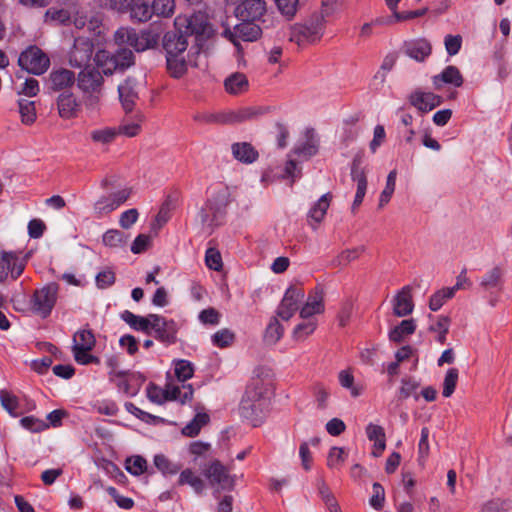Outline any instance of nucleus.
Segmentation results:
<instances>
[{
    "label": "nucleus",
    "mask_w": 512,
    "mask_h": 512,
    "mask_svg": "<svg viewBox=\"0 0 512 512\" xmlns=\"http://www.w3.org/2000/svg\"><path fill=\"white\" fill-rule=\"evenodd\" d=\"M274 2L281 14L289 19L295 16L299 7V0H274Z\"/></svg>",
    "instance_id": "13d9d810"
},
{
    "label": "nucleus",
    "mask_w": 512,
    "mask_h": 512,
    "mask_svg": "<svg viewBox=\"0 0 512 512\" xmlns=\"http://www.w3.org/2000/svg\"><path fill=\"white\" fill-rule=\"evenodd\" d=\"M509 503L502 499H492L483 505L482 512H507Z\"/></svg>",
    "instance_id": "774afa93"
},
{
    "label": "nucleus",
    "mask_w": 512,
    "mask_h": 512,
    "mask_svg": "<svg viewBox=\"0 0 512 512\" xmlns=\"http://www.w3.org/2000/svg\"><path fill=\"white\" fill-rule=\"evenodd\" d=\"M267 400L264 397V388L260 380L247 386L242 397L239 411L240 415L249 420L253 426L262 423L266 414Z\"/></svg>",
    "instance_id": "f03ea898"
},
{
    "label": "nucleus",
    "mask_w": 512,
    "mask_h": 512,
    "mask_svg": "<svg viewBox=\"0 0 512 512\" xmlns=\"http://www.w3.org/2000/svg\"><path fill=\"white\" fill-rule=\"evenodd\" d=\"M229 203L230 192L228 188L222 187L217 190L199 211L198 216L201 223L210 228L221 225L226 216V208Z\"/></svg>",
    "instance_id": "7ed1b4c3"
},
{
    "label": "nucleus",
    "mask_w": 512,
    "mask_h": 512,
    "mask_svg": "<svg viewBox=\"0 0 512 512\" xmlns=\"http://www.w3.org/2000/svg\"><path fill=\"white\" fill-rule=\"evenodd\" d=\"M266 112L265 108L261 107H246L237 111L227 112L228 124L241 123L247 120L257 118Z\"/></svg>",
    "instance_id": "7c9ffc66"
},
{
    "label": "nucleus",
    "mask_w": 512,
    "mask_h": 512,
    "mask_svg": "<svg viewBox=\"0 0 512 512\" xmlns=\"http://www.w3.org/2000/svg\"><path fill=\"white\" fill-rule=\"evenodd\" d=\"M224 87L229 94L238 95L248 90L249 82L243 73L236 72L225 79Z\"/></svg>",
    "instance_id": "c85d7f7f"
},
{
    "label": "nucleus",
    "mask_w": 512,
    "mask_h": 512,
    "mask_svg": "<svg viewBox=\"0 0 512 512\" xmlns=\"http://www.w3.org/2000/svg\"><path fill=\"white\" fill-rule=\"evenodd\" d=\"M347 456L348 452L343 448L333 447L328 454L327 465L330 468H338L345 461Z\"/></svg>",
    "instance_id": "bf43d9fd"
},
{
    "label": "nucleus",
    "mask_w": 512,
    "mask_h": 512,
    "mask_svg": "<svg viewBox=\"0 0 512 512\" xmlns=\"http://www.w3.org/2000/svg\"><path fill=\"white\" fill-rule=\"evenodd\" d=\"M463 76L456 66H447L440 74L433 77V84L436 89H440L443 84H451L460 87L463 84Z\"/></svg>",
    "instance_id": "b1692460"
},
{
    "label": "nucleus",
    "mask_w": 512,
    "mask_h": 512,
    "mask_svg": "<svg viewBox=\"0 0 512 512\" xmlns=\"http://www.w3.org/2000/svg\"><path fill=\"white\" fill-rule=\"evenodd\" d=\"M331 195L329 193L324 194L321 198L314 204V206L309 211V218L312 219L315 223H320L330 205Z\"/></svg>",
    "instance_id": "58836bf2"
},
{
    "label": "nucleus",
    "mask_w": 512,
    "mask_h": 512,
    "mask_svg": "<svg viewBox=\"0 0 512 512\" xmlns=\"http://www.w3.org/2000/svg\"><path fill=\"white\" fill-rule=\"evenodd\" d=\"M266 11L265 0H242L235 9V15L241 21L256 22L261 20Z\"/></svg>",
    "instance_id": "4468645a"
},
{
    "label": "nucleus",
    "mask_w": 512,
    "mask_h": 512,
    "mask_svg": "<svg viewBox=\"0 0 512 512\" xmlns=\"http://www.w3.org/2000/svg\"><path fill=\"white\" fill-rule=\"evenodd\" d=\"M136 33L133 28L120 27L114 33V42L119 46L124 44L131 46Z\"/></svg>",
    "instance_id": "5fc2aeb1"
},
{
    "label": "nucleus",
    "mask_w": 512,
    "mask_h": 512,
    "mask_svg": "<svg viewBox=\"0 0 512 512\" xmlns=\"http://www.w3.org/2000/svg\"><path fill=\"white\" fill-rule=\"evenodd\" d=\"M504 270L500 266H495L487 271L480 281V287L488 291L491 289L502 290Z\"/></svg>",
    "instance_id": "a878e982"
},
{
    "label": "nucleus",
    "mask_w": 512,
    "mask_h": 512,
    "mask_svg": "<svg viewBox=\"0 0 512 512\" xmlns=\"http://www.w3.org/2000/svg\"><path fill=\"white\" fill-rule=\"evenodd\" d=\"M373 494L369 499V504L375 510L379 511L383 508L385 502V491L381 484L374 483L373 484Z\"/></svg>",
    "instance_id": "680f3d73"
},
{
    "label": "nucleus",
    "mask_w": 512,
    "mask_h": 512,
    "mask_svg": "<svg viewBox=\"0 0 512 512\" xmlns=\"http://www.w3.org/2000/svg\"><path fill=\"white\" fill-rule=\"evenodd\" d=\"M205 262L208 268L219 271L222 268V258L220 252L215 248H209L206 251Z\"/></svg>",
    "instance_id": "69168bd1"
},
{
    "label": "nucleus",
    "mask_w": 512,
    "mask_h": 512,
    "mask_svg": "<svg viewBox=\"0 0 512 512\" xmlns=\"http://www.w3.org/2000/svg\"><path fill=\"white\" fill-rule=\"evenodd\" d=\"M194 369L192 364L187 360H178L175 363V375L179 381H186L193 376Z\"/></svg>",
    "instance_id": "6e6d98bb"
},
{
    "label": "nucleus",
    "mask_w": 512,
    "mask_h": 512,
    "mask_svg": "<svg viewBox=\"0 0 512 512\" xmlns=\"http://www.w3.org/2000/svg\"><path fill=\"white\" fill-rule=\"evenodd\" d=\"M0 401L3 408L10 414H14L18 408L17 398L6 390H0Z\"/></svg>",
    "instance_id": "338daca9"
},
{
    "label": "nucleus",
    "mask_w": 512,
    "mask_h": 512,
    "mask_svg": "<svg viewBox=\"0 0 512 512\" xmlns=\"http://www.w3.org/2000/svg\"><path fill=\"white\" fill-rule=\"evenodd\" d=\"M175 8L174 0H154L151 5L152 14L162 17H170Z\"/></svg>",
    "instance_id": "de8ad7c7"
},
{
    "label": "nucleus",
    "mask_w": 512,
    "mask_h": 512,
    "mask_svg": "<svg viewBox=\"0 0 512 512\" xmlns=\"http://www.w3.org/2000/svg\"><path fill=\"white\" fill-rule=\"evenodd\" d=\"M103 75L98 65L97 67L86 66L76 78L77 86L82 92L83 105L90 112H95L100 107L104 86Z\"/></svg>",
    "instance_id": "f257e3e1"
},
{
    "label": "nucleus",
    "mask_w": 512,
    "mask_h": 512,
    "mask_svg": "<svg viewBox=\"0 0 512 512\" xmlns=\"http://www.w3.org/2000/svg\"><path fill=\"white\" fill-rule=\"evenodd\" d=\"M319 150V137L313 128H307L304 132V141L294 147L293 153L306 159L316 155Z\"/></svg>",
    "instance_id": "412c9836"
},
{
    "label": "nucleus",
    "mask_w": 512,
    "mask_h": 512,
    "mask_svg": "<svg viewBox=\"0 0 512 512\" xmlns=\"http://www.w3.org/2000/svg\"><path fill=\"white\" fill-rule=\"evenodd\" d=\"M18 109L21 116L22 123L31 125L36 120L35 102L27 98H20L18 100Z\"/></svg>",
    "instance_id": "c9c22d12"
},
{
    "label": "nucleus",
    "mask_w": 512,
    "mask_h": 512,
    "mask_svg": "<svg viewBox=\"0 0 512 512\" xmlns=\"http://www.w3.org/2000/svg\"><path fill=\"white\" fill-rule=\"evenodd\" d=\"M366 434L370 441H374L373 456L379 457L386 447L384 429L379 425L369 424L366 427Z\"/></svg>",
    "instance_id": "bb28decb"
},
{
    "label": "nucleus",
    "mask_w": 512,
    "mask_h": 512,
    "mask_svg": "<svg viewBox=\"0 0 512 512\" xmlns=\"http://www.w3.org/2000/svg\"><path fill=\"white\" fill-rule=\"evenodd\" d=\"M89 135L95 145L107 147L115 141L118 131H116V127H101L93 129Z\"/></svg>",
    "instance_id": "cd10ccee"
},
{
    "label": "nucleus",
    "mask_w": 512,
    "mask_h": 512,
    "mask_svg": "<svg viewBox=\"0 0 512 512\" xmlns=\"http://www.w3.org/2000/svg\"><path fill=\"white\" fill-rule=\"evenodd\" d=\"M262 29L258 24L252 21H242L237 24L233 30L225 29L223 36L234 44V46L241 50L239 41L253 42L260 38Z\"/></svg>",
    "instance_id": "1a4fd4ad"
},
{
    "label": "nucleus",
    "mask_w": 512,
    "mask_h": 512,
    "mask_svg": "<svg viewBox=\"0 0 512 512\" xmlns=\"http://www.w3.org/2000/svg\"><path fill=\"white\" fill-rule=\"evenodd\" d=\"M179 484L190 485L198 494L202 493L205 487L203 480L199 476L195 475V473L190 469H185L181 472L179 477Z\"/></svg>",
    "instance_id": "37998d69"
},
{
    "label": "nucleus",
    "mask_w": 512,
    "mask_h": 512,
    "mask_svg": "<svg viewBox=\"0 0 512 512\" xmlns=\"http://www.w3.org/2000/svg\"><path fill=\"white\" fill-rule=\"evenodd\" d=\"M170 218V205L168 201L162 204L159 212L155 216L154 221L151 223V229L157 231L161 229Z\"/></svg>",
    "instance_id": "e2e57ef3"
},
{
    "label": "nucleus",
    "mask_w": 512,
    "mask_h": 512,
    "mask_svg": "<svg viewBox=\"0 0 512 512\" xmlns=\"http://www.w3.org/2000/svg\"><path fill=\"white\" fill-rule=\"evenodd\" d=\"M57 108L61 118L71 119L76 117L80 104L72 92L63 91L57 97Z\"/></svg>",
    "instance_id": "6ab92c4d"
},
{
    "label": "nucleus",
    "mask_w": 512,
    "mask_h": 512,
    "mask_svg": "<svg viewBox=\"0 0 512 512\" xmlns=\"http://www.w3.org/2000/svg\"><path fill=\"white\" fill-rule=\"evenodd\" d=\"M121 318L133 329L142 331L146 334H150V328L152 325L151 314L147 317H142L133 314L132 312L126 310L121 314Z\"/></svg>",
    "instance_id": "2f4dec72"
},
{
    "label": "nucleus",
    "mask_w": 512,
    "mask_h": 512,
    "mask_svg": "<svg viewBox=\"0 0 512 512\" xmlns=\"http://www.w3.org/2000/svg\"><path fill=\"white\" fill-rule=\"evenodd\" d=\"M459 372L456 368H450L446 372L444 381H443V391L442 394L444 397H450L456 388L458 382Z\"/></svg>",
    "instance_id": "09e8293b"
},
{
    "label": "nucleus",
    "mask_w": 512,
    "mask_h": 512,
    "mask_svg": "<svg viewBox=\"0 0 512 512\" xmlns=\"http://www.w3.org/2000/svg\"><path fill=\"white\" fill-rule=\"evenodd\" d=\"M18 64L28 73L42 75L48 70L50 59L39 47L33 45L20 54Z\"/></svg>",
    "instance_id": "423d86ee"
},
{
    "label": "nucleus",
    "mask_w": 512,
    "mask_h": 512,
    "mask_svg": "<svg viewBox=\"0 0 512 512\" xmlns=\"http://www.w3.org/2000/svg\"><path fill=\"white\" fill-rule=\"evenodd\" d=\"M128 11H130L131 18L139 22H146L153 15L151 5L144 0H134Z\"/></svg>",
    "instance_id": "f704fd0d"
},
{
    "label": "nucleus",
    "mask_w": 512,
    "mask_h": 512,
    "mask_svg": "<svg viewBox=\"0 0 512 512\" xmlns=\"http://www.w3.org/2000/svg\"><path fill=\"white\" fill-rule=\"evenodd\" d=\"M58 289V284L51 282L36 290L32 298V310L42 318L48 317L55 306Z\"/></svg>",
    "instance_id": "6e6552de"
},
{
    "label": "nucleus",
    "mask_w": 512,
    "mask_h": 512,
    "mask_svg": "<svg viewBox=\"0 0 512 512\" xmlns=\"http://www.w3.org/2000/svg\"><path fill=\"white\" fill-rule=\"evenodd\" d=\"M397 171L392 170L387 176L386 186L380 194L378 208L382 209L387 205L395 191Z\"/></svg>",
    "instance_id": "c03bdc74"
},
{
    "label": "nucleus",
    "mask_w": 512,
    "mask_h": 512,
    "mask_svg": "<svg viewBox=\"0 0 512 512\" xmlns=\"http://www.w3.org/2000/svg\"><path fill=\"white\" fill-rule=\"evenodd\" d=\"M413 308L412 287L406 285L393 298V313L397 317H404L411 314Z\"/></svg>",
    "instance_id": "a211bd4d"
},
{
    "label": "nucleus",
    "mask_w": 512,
    "mask_h": 512,
    "mask_svg": "<svg viewBox=\"0 0 512 512\" xmlns=\"http://www.w3.org/2000/svg\"><path fill=\"white\" fill-rule=\"evenodd\" d=\"M209 422V416L206 413H197L195 417L182 429V434L188 437H195L199 434L201 428Z\"/></svg>",
    "instance_id": "4c0bfd02"
},
{
    "label": "nucleus",
    "mask_w": 512,
    "mask_h": 512,
    "mask_svg": "<svg viewBox=\"0 0 512 512\" xmlns=\"http://www.w3.org/2000/svg\"><path fill=\"white\" fill-rule=\"evenodd\" d=\"M154 464L163 474H176L180 470V466L172 463L166 456L159 454L154 457Z\"/></svg>",
    "instance_id": "3c124183"
},
{
    "label": "nucleus",
    "mask_w": 512,
    "mask_h": 512,
    "mask_svg": "<svg viewBox=\"0 0 512 512\" xmlns=\"http://www.w3.org/2000/svg\"><path fill=\"white\" fill-rule=\"evenodd\" d=\"M450 323H451L450 317L441 315V316H438L436 318L435 323H433L429 327V331L437 334L436 340L440 344H444L446 341V335L449 331Z\"/></svg>",
    "instance_id": "a19ab883"
},
{
    "label": "nucleus",
    "mask_w": 512,
    "mask_h": 512,
    "mask_svg": "<svg viewBox=\"0 0 512 512\" xmlns=\"http://www.w3.org/2000/svg\"><path fill=\"white\" fill-rule=\"evenodd\" d=\"M188 47L187 36L175 28L173 31H168L163 37V48L166 55H184Z\"/></svg>",
    "instance_id": "2eb2a0df"
},
{
    "label": "nucleus",
    "mask_w": 512,
    "mask_h": 512,
    "mask_svg": "<svg viewBox=\"0 0 512 512\" xmlns=\"http://www.w3.org/2000/svg\"><path fill=\"white\" fill-rule=\"evenodd\" d=\"M454 295L453 289H450L449 287L438 290L430 297L429 308L432 311H438L445 302L451 299Z\"/></svg>",
    "instance_id": "a18cd8bd"
},
{
    "label": "nucleus",
    "mask_w": 512,
    "mask_h": 512,
    "mask_svg": "<svg viewBox=\"0 0 512 512\" xmlns=\"http://www.w3.org/2000/svg\"><path fill=\"white\" fill-rule=\"evenodd\" d=\"M432 46L426 39H417L405 44V53L416 61L422 62L430 56Z\"/></svg>",
    "instance_id": "393cba45"
},
{
    "label": "nucleus",
    "mask_w": 512,
    "mask_h": 512,
    "mask_svg": "<svg viewBox=\"0 0 512 512\" xmlns=\"http://www.w3.org/2000/svg\"><path fill=\"white\" fill-rule=\"evenodd\" d=\"M317 322L315 320H308L298 324L293 330V338L296 341H304L316 329Z\"/></svg>",
    "instance_id": "8fccbe9b"
},
{
    "label": "nucleus",
    "mask_w": 512,
    "mask_h": 512,
    "mask_svg": "<svg viewBox=\"0 0 512 512\" xmlns=\"http://www.w3.org/2000/svg\"><path fill=\"white\" fill-rule=\"evenodd\" d=\"M235 339V334L229 329H221L212 336V342L220 348L230 346Z\"/></svg>",
    "instance_id": "864d4df0"
},
{
    "label": "nucleus",
    "mask_w": 512,
    "mask_h": 512,
    "mask_svg": "<svg viewBox=\"0 0 512 512\" xmlns=\"http://www.w3.org/2000/svg\"><path fill=\"white\" fill-rule=\"evenodd\" d=\"M96 64L101 67L104 75L110 76L116 70L124 71L135 63V56L131 49L120 47L114 53L100 50L94 58Z\"/></svg>",
    "instance_id": "20e7f679"
},
{
    "label": "nucleus",
    "mask_w": 512,
    "mask_h": 512,
    "mask_svg": "<svg viewBox=\"0 0 512 512\" xmlns=\"http://www.w3.org/2000/svg\"><path fill=\"white\" fill-rule=\"evenodd\" d=\"M204 475L211 486H218L222 490H231L234 487V477L219 460H213L205 469Z\"/></svg>",
    "instance_id": "ddd939ff"
},
{
    "label": "nucleus",
    "mask_w": 512,
    "mask_h": 512,
    "mask_svg": "<svg viewBox=\"0 0 512 512\" xmlns=\"http://www.w3.org/2000/svg\"><path fill=\"white\" fill-rule=\"evenodd\" d=\"M74 345L72 348L93 349L96 343L94 334L91 330H80L73 337Z\"/></svg>",
    "instance_id": "49530a36"
},
{
    "label": "nucleus",
    "mask_w": 512,
    "mask_h": 512,
    "mask_svg": "<svg viewBox=\"0 0 512 512\" xmlns=\"http://www.w3.org/2000/svg\"><path fill=\"white\" fill-rule=\"evenodd\" d=\"M284 328L276 317L272 318L265 330L264 341L268 345H275L283 336Z\"/></svg>",
    "instance_id": "e433bc0d"
},
{
    "label": "nucleus",
    "mask_w": 512,
    "mask_h": 512,
    "mask_svg": "<svg viewBox=\"0 0 512 512\" xmlns=\"http://www.w3.org/2000/svg\"><path fill=\"white\" fill-rule=\"evenodd\" d=\"M167 70L173 78L182 77L187 71L184 55H166Z\"/></svg>",
    "instance_id": "72a5a7b5"
},
{
    "label": "nucleus",
    "mask_w": 512,
    "mask_h": 512,
    "mask_svg": "<svg viewBox=\"0 0 512 512\" xmlns=\"http://www.w3.org/2000/svg\"><path fill=\"white\" fill-rule=\"evenodd\" d=\"M128 237L120 230L110 229L103 235L102 241L110 248H121L127 243Z\"/></svg>",
    "instance_id": "ea45409f"
},
{
    "label": "nucleus",
    "mask_w": 512,
    "mask_h": 512,
    "mask_svg": "<svg viewBox=\"0 0 512 512\" xmlns=\"http://www.w3.org/2000/svg\"><path fill=\"white\" fill-rule=\"evenodd\" d=\"M21 425L32 431V432H40L49 427V424L44 422L43 420H40L38 418H35L33 416H26L23 417L21 420Z\"/></svg>",
    "instance_id": "0e129e2a"
},
{
    "label": "nucleus",
    "mask_w": 512,
    "mask_h": 512,
    "mask_svg": "<svg viewBox=\"0 0 512 512\" xmlns=\"http://www.w3.org/2000/svg\"><path fill=\"white\" fill-rule=\"evenodd\" d=\"M442 98L432 92L415 91L410 95V103L420 112H428L439 106Z\"/></svg>",
    "instance_id": "4be33fe9"
},
{
    "label": "nucleus",
    "mask_w": 512,
    "mask_h": 512,
    "mask_svg": "<svg viewBox=\"0 0 512 512\" xmlns=\"http://www.w3.org/2000/svg\"><path fill=\"white\" fill-rule=\"evenodd\" d=\"M143 121L144 115L141 112H137L132 122L121 124L116 127V131H118V135L123 134L128 137H134L139 134Z\"/></svg>",
    "instance_id": "79ce46f5"
},
{
    "label": "nucleus",
    "mask_w": 512,
    "mask_h": 512,
    "mask_svg": "<svg viewBox=\"0 0 512 512\" xmlns=\"http://www.w3.org/2000/svg\"><path fill=\"white\" fill-rule=\"evenodd\" d=\"M94 52L93 42L85 37H77L69 52V64L74 68L90 66L89 62Z\"/></svg>",
    "instance_id": "9d476101"
},
{
    "label": "nucleus",
    "mask_w": 512,
    "mask_h": 512,
    "mask_svg": "<svg viewBox=\"0 0 512 512\" xmlns=\"http://www.w3.org/2000/svg\"><path fill=\"white\" fill-rule=\"evenodd\" d=\"M323 15H314L309 24L295 25L290 34V40L298 45L314 43L322 36Z\"/></svg>",
    "instance_id": "0eeeda50"
},
{
    "label": "nucleus",
    "mask_w": 512,
    "mask_h": 512,
    "mask_svg": "<svg viewBox=\"0 0 512 512\" xmlns=\"http://www.w3.org/2000/svg\"><path fill=\"white\" fill-rule=\"evenodd\" d=\"M429 434H430V432L427 427L422 428L421 438H420V441L418 444V454H419L418 461H419L420 465H424V462L429 455V449H430L429 442H428Z\"/></svg>",
    "instance_id": "052dcab7"
},
{
    "label": "nucleus",
    "mask_w": 512,
    "mask_h": 512,
    "mask_svg": "<svg viewBox=\"0 0 512 512\" xmlns=\"http://www.w3.org/2000/svg\"><path fill=\"white\" fill-rule=\"evenodd\" d=\"M159 35L152 31H142L140 34L136 33L133 38L131 47L137 52H143L157 46Z\"/></svg>",
    "instance_id": "c756f323"
},
{
    "label": "nucleus",
    "mask_w": 512,
    "mask_h": 512,
    "mask_svg": "<svg viewBox=\"0 0 512 512\" xmlns=\"http://www.w3.org/2000/svg\"><path fill=\"white\" fill-rule=\"evenodd\" d=\"M76 81L75 75L68 69L54 70L49 74L48 88L54 92L70 91Z\"/></svg>",
    "instance_id": "dca6fc26"
},
{
    "label": "nucleus",
    "mask_w": 512,
    "mask_h": 512,
    "mask_svg": "<svg viewBox=\"0 0 512 512\" xmlns=\"http://www.w3.org/2000/svg\"><path fill=\"white\" fill-rule=\"evenodd\" d=\"M304 296L303 289L295 286L289 287L277 308V317L284 321L290 320L299 309V305L303 301Z\"/></svg>",
    "instance_id": "9b49d317"
},
{
    "label": "nucleus",
    "mask_w": 512,
    "mask_h": 512,
    "mask_svg": "<svg viewBox=\"0 0 512 512\" xmlns=\"http://www.w3.org/2000/svg\"><path fill=\"white\" fill-rule=\"evenodd\" d=\"M231 151L233 157L243 164H252L259 157L258 151L249 142L233 143L231 146Z\"/></svg>",
    "instance_id": "5701e85b"
},
{
    "label": "nucleus",
    "mask_w": 512,
    "mask_h": 512,
    "mask_svg": "<svg viewBox=\"0 0 512 512\" xmlns=\"http://www.w3.org/2000/svg\"><path fill=\"white\" fill-rule=\"evenodd\" d=\"M174 25L175 28L180 29L187 37L195 35L196 40L207 38L212 33L208 17L202 12L192 15H179L175 18Z\"/></svg>",
    "instance_id": "39448f33"
},
{
    "label": "nucleus",
    "mask_w": 512,
    "mask_h": 512,
    "mask_svg": "<svg viewBox=\"0 0 512 512\" xmlns=\"http://www.w3.org/2000/svg\"><path fill=\"white\" fill-rule=\"evenodd\" d=\"M119 99L126 113L133 111L138 99L137 81L133 77H127L124 83L118 86Z\"/></svg>",
    "instance_id": "f3484780"
},
{
    "label": "nucleus",
    "mask_w": 512,
    "mask_h": 512,
    "mask_svg": "<svg viewBox=\"0 0 512 512\" xmlns=\"http://www.w3.org/2000/svg\"><path fill=\"white\" fill-rule=\"evenodd\" d=\"M98 2L102 8L125 13L133 5L134 0H99Z\"/></svg>",
    "instance_id": "603ef678"
},
{
    "label": "nucleus",
    "mask_w": 512,
    "mask_h": 512,
    "mask_svg": "<svg viewBox=\"0 0 512 512\" xmlns=\"http://www.w3.org/2000/svg\"><path fill=\"white\" fill-rule=\"evenodd\" d=\"M154 337L167 345L174 344L177 340L178 326L173 320H167L158 314H151Z\"/></svg>",
    "instance_id": "f8f14e48"
},
{
    "label": "nucleus",
    "mask_w": 512,
    "mask_h": 512,
    "mask_svg": "<svg viewBox=\"0 0 512 512\" xmlns=\"http://www.w3.org/2000/svg\"><path fill=\"white\" fill-rule=\"evenodd\" d=\"M416 330V324L414 319H406L401 321L399 325L394 327L389 332V339L392 342L400 343L402 342L405 337L413 334Z\"/></svg>",
    "instance_id": "473e14b6"
},
{
    "label": "nucleus",
    "mask_w": 512,
    "mask_h": 512,
    "mask_svg": "<svg viewBox=\"0 0 512 512\" xmlns=\"http://www.w3.org/2000/svg\"><path fill=\"white\" fill-rule=\"evenodd\" d=\"M323 294V289L318 286L309 293L305 304L300 309L301 318H310L314 314H320L324 311Z\"/></svg>",
    "instance_id": "aec40b11"
},
{
    "label": "nucleus",
    "mask_w": 512,
    "mask_h": 512,
    "mask_svg": "<svg viewBox=\"0 0 512 512\" xmlns=\"http://www.w3.org/2000/svg\"><path fill=\"white\" fill-rule=\"evenodd\" d=\"M147 468V461L142 456H134L126 461V470L133 475H141Z\"/></svg>",
    "instance_id": "4d7b16f0"
}]
</instances>
